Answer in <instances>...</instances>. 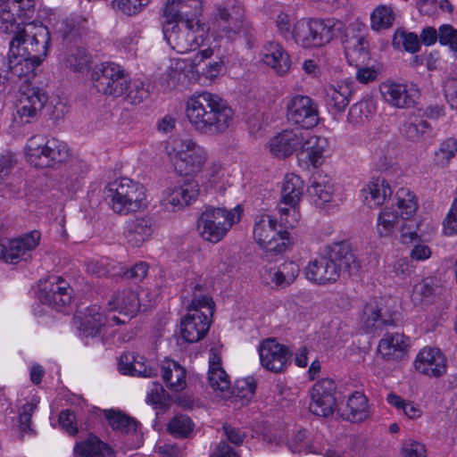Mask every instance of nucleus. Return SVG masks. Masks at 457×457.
<instances>
[{
  "label": "nucleus",
  "instance_id": "3c124183",
  "mask_svg": "<svg viewBox=\"0 0 457 457\" xmlns=\"http://www.w3.org/2000/svg\"><path fill=\"white\" fill-rule=\"evenodd\" d=\"M394 20V12L390 6H378L370 15L371 29L377 31L388 29L392 27Z\"/></svg>",
  "mask_w": 457,
  "mask_h": 457
},
{
  "label": "nucleus",
  "instance_id": "6ab92c4d",
  "mask_svg": "<svg viewBox=\"0 0 457 457\" xmlns=\"http://www.w3.org/2000/svg\"><path fill=\"white\" fill-rule=\"evenodd\" d=\"M380 92L386 103L397 108L412 107L419 97V90L413 85L386 82Z\"/></svg>",
  "mask_w": 457,
  "mask_h": 457
},
{
  "label": "nucleus",
  "instance_id": "338daca9",
  "mask_svg": "<svg viewBox=\"0 0 457 457\" xmlns=\"http://www.w3.org/2000/svg\"><path fill=\"white\" fill-rule=\"evenodd\" d=\"M414 267L408 258H401L395 261L392 265V271L396 277L405 278L413 272Z\"/></svg>",
  "mask_w": 457,
  "mask_h": 457
},
{
  "label": "nucleus",
  "instance_id": "603ef678",
  "mask_svg": "<svg viewBox=\"0 0 457 457\" xmlns=\"http://www.w3.org/2000/svg\"><path fill=\"white\" fill-rule=\"evenodd\" d=\"M148 96V90L145 87V83L139 79L130 80L128 77L126 79V88L122 96L126 101L132 104H140Z\"/></svg>",
  "mask_w": 457,
  "mask_h": 457
},
{
  "label": "nucleus",
  "instance_id": "b1692460",
  "mask_svg": "<svg viewBox=\"0 0 457 457\" xmlns=\"http://www.w3.org/2000/svg\"><path fill=\"white\" fill-rule=\"evenodd\" d=\"M210 328L208 315L195 310L188 312L180 322V333L188 343H195L204 337Z\"/></svg>",
  "mask_w": 457,
  "mask_h": 457
},
{
  "label": "nucleus",
  "instance_id": "f03ea898",
  "mask_svg": "<svg viewBox=\"0 0 457 457\" xmlns=\"http://www.w3.org/2000/svg\"><path fill=\"white\" fill-rule=\"evenodd\" d=\"M359 262L345 241L327 247V254L311 261L305 268L306 278L316 284L336 282L342 275L351 276L358 271Z\"/></svg>",
  "mask_w": 457,
  "mask_h": 457
},
{
  "label": "nucleus",
  "instance_id": "f704fd0d",
  "mask_svg": "<svg viewBox=\"0 0 457 457\" xmlns=\"http://www.w3.org/2000/svg\"><path fill=\"white\" fill-rule=\"evenodd\" d=\"M109 305L112 310L129 317H133L141 308L138 294L132 289L118 290L110 299Z\"/></svg>",
  "mask_w": 457,
  "mask_h": 457
},
{
  "label": "nucleus",
  "instance_id": "09e8293b",
  "mask_svg": "<svg viewBox=\"0 0 457 457\" xmlns=\"http://www.w3.org/2000/svg\"><path fill=\"white\" fill-rule=\"evenodd\" d=\"M375 110L373 101L370 98H363L350 107L347 119L352 123H361L368 120Z\"/></svg>",
  "mask_w": 457,
  "mask_h": 457
},
{
  "label": "nucleus",
  "instance_id": "58836bf2",
  "mask_svg": "<svg viewBox=\"0 0 457 457\" xmlns=\"http://www.w3.org/2000/svg\"><path fill=\"white\" fill-rule=\"evenodd\" d=\"M74 451L81 457H107L113 454L109 445L96 436H89L86 440L78 442Z\"/></svg>",
  "mask_w": 457,
  "mask_h": 457
},
{
  "label": "nucleus",
  "instance_id": "c03bdc74",
  "mask_svg": "<svg viewBox=\"0 0 457 457\" xmlns=\"http://www.w3.org/2000/svg\"><path fill=\"white\" fill-rule=\"evenodd\" d=\"M208 380L210 386L214 391L224 393L230 389L228 376L222 369L220 360L217 357L210 360Z\"/></svg>",
  "mask_w": 457,
  "mask_h": 457
},
{
  "label": "nucleus",
  "instance_id": "5701e85b",
  "mask_svg": "<svg viewBox=\"0 0 457 457\" xmlns=\"http://www.w3.org/2000/svg\"><path fill=\"white\" fill-rule=\"evenodd\" d=\"M200 12L199 0H168L163 9V16L169 21L193 24V19Z\"/></svg>",
  "mask_w": 457,
  "mask_h": 457
},
{
  "label": "nucleus",
  "instance_id": "aec40b11",
  "mask_svg": "<svg viewBox=\"0 0 457 457\" xmlns=\"http://www.w3.org/2000/svg\"><path fill=\"white\" fill-rule=\"evenodd\" d=\"M106 320L104 311L98 305L87 307L74 317V323L79 335L85 337H95L100 335Z\"/></svg>",
  "mask_w": 457,
  "mask_h": 457
},
{
  "label": "nucleus",
  "instance_id": "de8ad7c7",
  "mask_svg": "<svg viewBox=\"0 0 457 457\" xmlns=\"http://www.w3.org/2000/svg\"><path fill=\"white\" fill-rule=\"evenodd\" d=\"M362 321L368 333H376L389 324L388 320L381 319L380 311L377 305L368 303L363 309Z\"/></svg>",
  "mask_w": 457,
  "mask_h": 457
},
{
  "label": "nucleus",
  "instance_id": "7ed1b4c3",
  "mask_svg": "<svg viewBox=\"0 0 457 457\" xmlns=\"http://www.w3.org/2000/svg\"><path fill=\"white\" fill-rule=\"evenodd\" d=\"M104 193L112 209L119 214L127 215L145 206V187L128 178L110 182Z\"/></svg>",
  "mask_w": 457,
  "mask_h": 457
},
{
  "label": "nucleus",
  "instance_id": "412c9836",
  "mask_svg": "<svg viewBox=\"0 0 457 457\" xmlns=\"http://www.w3.org/2000/svg\"><path fill=\"white\" fill-rule=\"evenodd\" d=\"M301 140L303 136L300 128L283 129L270 140V151L278 158H287L299 152Z\"/></svg>",
  "mask_w": 457,
  "mask_h": 457
},
{
  "label": "nucleus",
  "instance_id": "680f3d73",
  "mask_svg": "<svg viewBox=\"0 0 457 457\" xmlns=\"http://www.w3.org/2000/svg\"><path fill=\"white\" fill-rule=\"evenodd\" d=\"M437 40L442 46H449L452 51L457 52V30L452 25L444 24L439 27Z\"/></svg>",
  "mask_w": 457,
  "mask_h": 457
},
{
  "label": "nucleus",
  "instance_id": "bf43d9fd",
  "mask_svg": "<svg viewBox=\"0 0 457 457\" xmlns=\"http://www.w3.org/2000/svg\"><path fill=\"white\" fill-rule=\"evenodd\" d=\"M255 390V379L253 377H247L236 381L233 394L241 400L249 401L254 395Z\"/></svg>",
  "mask_w": 457,
  "mask_h": 457
},
{
  "label": "nucleus",
  "instance_id": "0eeeda50",
  "mask_svg": "<svg viewBox=\"0 0 457 457\" xmlns=\"http://www.w3.org/2000/svg\"><path fill=\"white\" fill-rule=\"evenodd\" d=\"M253 234L266 253H283L290 243L288 231L279 228L278 220L266 213L255 217Z\"/></svg>",
  "mask_w": 457,
  "mask_h": 457
},
{
  "label": "nucleus",
  "instance_id": "c85d7f7f",
  "mask_svg": "<svg viewBox=\"0 0 457 457\" xmlns=\"http://www.w3.org/2000/svg\"><path fill=\"white\" fill-rule=\"evenodd\" d=\"M262 60L280 76L287 74L292 64L288 53L278 42H268L263 46Z\"/></svg>",
  "mask_w": 457,
  "mask_h": 457
},
{
  "label": "nucleus",
  "instance_id": "c756f323",
  "mask_svg": "<svg viewBox=\"0 0 457 457\" xmlns=\"http://www.w3.org/2000/svg\"><path fill=\"white\" fill-rule=\"evenodd\" d=\"M325 91V102L328 110L333 115L343 113L353 96V84L342 82L337 85H328Z\"/></svg>",
  "mask_w": 457,
  "mask_h": 457
},
{
  "label": "nucleus",
  "instance_id": "13d9d810",
  "mask_svg": "<svg viewBox=\"0 0 457 457\" xmlns=\"http://www.w3.org/2000/svg\"><path fill=\"white\" fill-rule=\"evenodd\" d=\"M24 25L16 21L14 14L0 6V32L14 36Z\"/></svg>",
  "mask_w": 457,
  "mask_h": 457
},
{
  "label": "nucleus",
  "instance_id": "f8f14e48",
  "mask_svg": "<svg viewBox=\"0 0 457 457\" xmlns=\"http://www.w3.org/2000/svg\"><path fill=\"white\" fill-rule=\"evenodd\" d=\"M169 21L165 20L162 32L169 46L179 54H186L195 50L203 44L202 36L197 37L193 29V24Z\"/></svg>",
  "mask_w": 457,
  "mask_h": 457
},
{
  "label": "nucleus",
  "instance_id": "473e14b6",
  "mask_svg": "<svg viewBox=\"0 0 457 457\" xmlns=\"http://www.w3.org/2000/svg\"><path fill=\"white\" fill-rule=\"evenodd\" d=\"M392 193L388 182L381 177L373 178L362 189L364 202L370 208L382 205Z\"/></svg>",
  "mask_w": 457,
  "mask_h": 457
},
{
  "label": "nucleus",
  "instance_id": "39448f33",
  "mask_svg": "<svg viewBox=\"0 0 457 457\" xmlns=\"http://www.w3.org/2000/svg\"><path fill=\"white\" fill-rule=\"evenodd\" d=\"M28 162L36 168L54 167L69 159L66 143L54 137H31L25 147Z\"/></svg>",
  "mask_w": 457,
  "mask_h": 457
},
{
  "label": "nucleus",
  "instance_id": "774afa93",
  "mask_svg": "<svg viewBox=\"0 0 457 457\" xmlns=\"http://www.w3.org/2000/svg\"><path fill=\"white\" fill-rule=\"evenodd\" d=\"M148 271V264L145 262L136 263L130 269L123 271V276L127 278L133 279L136 282L142 281Z\"/></svg>",
  "mask_w": 457,
  "mask_h": 457
},
{
  "label": "nucleus",
  "instance_id": "4d7b16f0",
  "mask_svg": "<svg viewBox=\"0 0 457 457\" xmlns=\"http://www.w3.org/2000/svg\"><path fill=\"white\" fill-rule=\"evenodd\" d=\"M455 152H457V139L447 138L435 154L436 163L440 166L446 165L454 157Z\"/></svg>",
  "mask_w": 457,
  "mask_h": 457
},
{
  "label": "nucleus",
  "instance_id": "4468645a",
  "mask_svg": "<svg viewBox=\"0 0 457 457\" xmlns=\"http://www.w3.org/2000/svg\"><path fill=\"white\" fill-rule=\"evenodd\" d=\"M40 240V233L31 231L22 237L0 242V259L5 262L17 263L20 261H27L30 257V252L34 250Z\"/></svg>",
  "mask_w": 457,
  "mask_h": 457
},
{
  "label": "nucleus",
  "instance_id": "72a5a7b5",
  "mask_svg": "<svg viewBox=\"0 0 457 457\" xmlns=\"http://www.w3.org/2000/svg\"><path fill=\"white\" fill-rule=\"evenodd\" d=\"M161 374L166 386L173 392H181L187 386L186 369L172 360H164L161 366Z\"/></svg>",
  "mask_w": 457,
  "mask_h": 457
},
{
  "label": "nucleus",
  "instance_id": "4c0bfd02",
  "mask_svg": "<svg viewBox=\"0 0 457 457\" xmlns=\"http://www.w3.org/2000/svg\"><path fill=\"white\" fill-rule=\"evenodd\" d=\"M214 48L208 47L200 51L193 60L196 71L209 79L216 78L222 71L225 65V62L221 57H219L218 61L205 62L214 54Z\"/></svg>",
  "mask_w": 457,
  "mask_h": 457
},
{
  "label": "nucleus",
  "instance_id": "a18cd8bd",
  "mask_svg": "<svg viewBox=\"0 0 457 457\" xmlns=\"http://www.w3.org/2000/svg\"><path fill=\"white\" fill-rule=\"evenodd\" d=\"M396 206L403 220H409L418 210V203L413 192L402 187L396 192Z\"/></svg>",
  "mask_w": 457,
  "mask_h": 457
},
{
  "label": "nucleus",
  "instance_id": "5fc2aeb1",
  "mask_svg": "<svg viewBox=\"0 0 457 457\" xmlns=\"http://www.w3.org/2000/svg\"><path fill=\"white\" fill-rule=\"evenodd\" d=\"M282 204L279 205V223L278 227L282 229H287L295 227L300 220V212L298 210V204Z\"/></svg>",
  "mask_w": 457,
  "mask_h": 457
},
{
  "label": "nucleus",
  "instance_id": "9d476101",
  "mask_svg": "<svg viewBox=\"0 0 457 457\" xmlns=\"http://www.w3.org/2000/svg\"><path fill=\"white\" fill-rule=\"evenodd\" d=\"M128 76L122 67L114 62L96 65L91 73L94 87L99 93L113 97L124 95Z\"/></svg>",
  "mask_w": 457,
  "mask_h": 457
},
{
  "label": "nucleus",
  "instance_id": "393cba45",
  "mask_svg": "<svg viewBox=\"0 0 457 457\" xmlns=\"http://www.w3.org/2000/svg\"><path fill=\"white\" fill-rule=\"evenodd\" d=\"M415 369L428 377H439L446 371V359L436 348H424L414 361Z\"/></svg>",
  "mask_w": 457,
  "mask_h": 457
},
{
  "label": "nucleus",
  "instance_id": "6e6d98bb",
  "mask_svg": "<svg viewBox=\"0 0 457 457\" xmlns=\"http://www.w3.org/2000/svg\"><path fill=\"white\" fill-rule=\"evenodd\" d=\"M398 212H393L389 209L383 210L378 218V231L380 236L386 237L390 235L399 223Z\"/></svg>",
  "mask_w": 457,
  "mask_h": 457
},
{
  "label": "nucleus",
  "instance_id": "052dcab7",
  "mask_svg": "<svg viewBox=\"0 0 457 457\" xmlns=\"http://www.w3.org/2000/svg\"><path fill=\"white\" fill-rule=\"evenodd\" d=\"M149 4V0H114V9L128 16L139 13Z\"/></svg>",
  "mask_w": 457,
  "mask_h": 457
},
{
  "label": "nucleus",
  "instance_id": "a878e982",
  "mask_svg": "<svg viewBox=\"0 0 457 457\" xmlns=\"http://www.w3.org/2000/svg\"><path fill=\"white\" fill-rule=\"evenodd\" d=\"M57 32L63 45L83 44L88 32L87 20L78 14H72L60 23Z\"/></svg>",
  "mask_w": 457,
  "mask_h": 457
},
{
  "label": "nucleus",
  "instance_id": "864d4df0",
  "mask_svg": "<svg viewBox=\"0 0 457 457\" xmlns=\"http://www.w3.org/2000/svg\"><path fill=\"white\" fill-rule=\"evenodd\" d=\"M393 46L396 48L403 47L410 53H416L420 50V40L418 36L412 32H405L403 30H397L393 38Z\"/></svg>",
  "mask_w": 457,
  "mask_h": 457
},
{
  "label": "nucleus",
  "instance_id": "2eb2a0df",
  "mask_svg": "<svg viewBox=\"0 0 457 457\" xmlns=\"http://www.w3.org/2000/svg\"><path fill=\"white\" fill-rule=\"evenodd\" d=\"M199 192L200 188L196 181L187 180L182 185L167 187L163 192L161 204L167 212H179L194 203Z\"/></svg>",
  "mask_w": 457,
  "mask_h": 457
},
{
  "label": "nucleus",
  "instance_id": "9b49d317",
  "mask_svg": "<svg viewBox=\"0 0 457 457\" xmlns=\"http://www.w3.org/2000/svg\"><path fill=\"white\" fill-rule=\"evenodd\" d=\"M287 120L301 129H310L320 122L318 104L308 96L295 95L287 102Z\"/></svg>",
  "mask_w": 457,
  "mask_h": 457
},
{
  "label": "nucleus",
  "instance_id": "a19ab883",
  "mask_svg": "<svg viewBox=\"0 0 457 457\" xmlns=\"http://www.w3.org/2000/svg\"><path fill=\"white\" fill-rule=\"evenodd\" d=\"M403 136L411 141L417 142L430 136V124L420 116H410L402 128Z\"/></svg>",
  "mask_w": 457,
  "mask_h": 457
},
{
  "label": "nucleus",
  "instance_id": "0e129e2a",
  "mask_svg": "<svg viewBox=\"0 0 457 457\" xmlns=\"http://www.w3.org/2000/svg\"><path fill=\"white\" fill-rule=\"evenodd\" d=\"M61 428L71 436H76L79 429L76 426V415L74 411L63 410L58 419Z\"/></svg>",
  "mask_w": 457,
  "mask_h": 457
},
{
  "label": "nucleus",
  "instance_id": "6e6552de",
  "mask_svg": "<svg viewBox=\"0 0 457 457\" xmlns=\"http://www.w3.org/2000/svg\"><path fill=\"white\" fill-rule=\"evenodd\" d=\"M169 155L177 172L186 176L199 172L207 159L205 149L191 139H175Z\"/></svg>",
  "mask_w": 457,
  "mask_h": 457
},
{
  "label": "nucleus",
  "instance_id": "a211bd4d",
  "mask_svg": "<svg viewBox=\"0 0 457 457\" xmlns=\"http://www.w3.org/2000/svg\"><path fill=\"white\" fill-rule=\"evenodd\" d=\"M45 58L37 59L33 56L12 55L8 54V63H5L4 57L0 55V86L4 85L9 80L8 75L11 73L21 78L33 73Z\"/></svg>",
  "mask_w": 457,
  "mask_h": 457
},
{
  "label": "nucleus",
  "instance_id": "69168bd1",
  "mask_svg": "<svg viewBox=\"0 0 457 457\" xmlns=\"http://www.w3.org/2000/svg\"><path fill=\"white\" fill-rule=\"evenodd\" d=\"M267 284H273L277 287H286L292 282L287 281V278L282 275V270L278 268H270L263 275Z\"/></svg>",
  "mask_w": 457,
  "mask_h": 457
},
{
  "label": "nucleus",
  "instance_id": "49530a36",
  "mask_svg": "<svg viewBox=\"0 0 457 457\" xmlns=\"http://www.w3.org/2000/svg\"><path fill=\"white\" fill-rule=\"evenodd\" d=\"M195 428L192 420L184 414L174 416L167 424V431L177 438H187L191 436Z\"/></svg>",
  "mask_w": 457,
  "mask_h": 457
},
{
  "label": "nucleus",
  "instance_id": "f3484780",
  "mask_svg": "<svg viewBox=\"0 0 457 457\" xmlns=\"http://www.w3.org/2000/svg\"><path fill=\"white\" fill-rule=\"evenodd\" d=\"M48 100V96L43 88L30 87L22 91L17 104V115L20 122L29 123L37 116Z\"/></svg>",
  "mask_w": 457,
  "mask_h": 457
},
{
  "label": "nucleus",
  "instance_id": "1a4fd4ad",
  "mask_svg": "<svg viewBox=\"0 0 457 457\" xmlns=\"http://www.w3.org/2000/svg\"><path fill=\"white\" fill-rule=\"evenodd\" d=\"M207 208L198 218L197 229L204 239L218 243L220 241L233 224L239 220L236 214L237 209Z\"/></svg>",
  "mask_w": 457,
  "mask_h": 457
},
{
  "label": "nucleus",
  "instance_id": "cd10ccee",
  "mask_svg": "<svg viewBox=\"0 0 457 457\" xmlns=\"http://www.w3.org/2000/svg\"><path fill=\"white\" fill-rule=\"evenodd\" d=\"M302 136L303 140H301L300 154L304 155V158L308 160L313 167L316 168L321 165L324 154L328 147V139L303 129Z\"/></svg>",
  "mask_w": 457,
  "mask_h": 457
},
{
  "label": "nucleus",
  "instance_id": "79ce46f5",
  "mask_svg": "<svg viewBox=\"0 0 457 457\" xmlns=\"http://www.w3.org/2000/svg\"><path fill=\"white\" fill-rule=\"evenodd\" d=\"M442 288L435 278H426L413 287L411 300L414 304H423L430 302L433 297L440 295Z\"/></svg>",
  "mask_w": 457,
  "mask_h": 457
},
{
  "label": "nucleus",
  "instance_id": "ea45409f",
  "mask_svg": "<svg viewBox=\"0 0 457 457\" xmlns=\"http://www.w3.org/2000/svg\"><path fill=\"white\" fill-rule=\"evenodd\" d=\"M303 187L304 182L299 176L287 174L282 186L280 204H299Z\"/></svg>",
  "mask_w": 457,
  "mask_h": 457
},
{
  "label": "nucleus",
  "instance_id": "423d86ee",
  "mask_svg": "<svg viewBox=\"0 0 457 457\" xmlns=\"http://www.w3.org/2000/svg\"><path fill=\"white\" fill-rule=\"evenodd\" d=\"M333 20H300L294 25L292 37L295 42L304 47H320L328 44L337 36L339 29Z\"/></svg>",
  "mask_w": 457,
  "mask_h": 457
},
{
  "label": "nucleus",
  "instance_id": "dca6fc26",
  "mask_svg": "<svg viewBox=\"0 0 457 457\" xmlns=\"http://www.w3.org/2000/svg\"><path fill=\"white\" fill-rule=\"evenodd\" d=\"M258 351L262 366L269 371L281 372L290 361L289 349L278 343L274 338L263 340Z\"/></svg>",
  "mask_w": 457,
  "mask_h": 457
},
{
  "label": "nucleus",
  "instance_id": "f257e3e1",
  "mask_svg": "<svg viewBox=\"0 0 457 457\" xmlns=\"http://www.w3.org/2000/svg\"><path fill=\"white\" fill-rule=\"evenodd\" d=\"M187 118L201 135L219 136L232 124L234 112L219 95L203 91L192 95L186 104Z\"/></svg>",
  "mask_w": 457,
  "mask_h": 457
},
{
  "label": "nucleus",
  "instance_id": "e433bc0d",
  "mask_svg": "<svg viewBox=\"0 0 457 457\" xmlns=\"http://www.w3.org/2000/svg\"><path fill=\"white\" fill-rule=\"evenodd\" d=\"M345 48V57L350 65H368L370 57L369 43L364 37H354L347 40Z\"/></svg>",
  "mask_w": 457,
  "mask_h": 457
},
{
  "label": "nucleus",
  "instance_id": "37998d69",
  "mask_svg": "<svg viewBox=\"0 0 457 457\" xmlns=\"http://www.w3.org/2000/svg\"><path fill=\"white\" fill-rule=\"evenodd\" d=\"M104 416L112 428L120 434H133L137 430L139 423L120 411L106 410Z\"/></svg>",
  "mask_w": 457,
  "mask_h": 457
},
{
  "label": "nucleus",
  "instance_id": "c9c22d12",
  "mask_svg": "<svg viewBox=\"0 0 457 457\" xmlns=\"http://www.w3.org/2000/svg\"><path fill=\"white\" fill-rule=\"evenodd\" d=\"M64 46L66 49L62 62L65 67L76 72H83L84 71H87L91 63V55L83 46V44Z\"/></svg>",
  "mask_w": 457,
  "mask_h": 457
},
{
  "label": "nucleus",
  "instance_id": "bb28decb",
  "mask_svg": "<svg viewBox=\"0 0 457 457\" xmlns=\"http://www.w3.org/2000/svg\"><path fill=\"white\" fill-rule=\"evenodd\" d=\"M61 294V304H70L73 290L70 284L62 277L51 275L44 281H40L38 297L40 301H54V295Z\"/></svg>",
  "mask_w": 457,
  "mask_h": 457
},
{
  "label": "nucleus",
  "instance_id": "e2e57ef3",
  "mask_svg": "<svg viewBox=\"0 0 457 457\" xmlns=\"http://www.w3.org/2000/svg\"><path fill=\"white\" fill-rule=\"evenodd\" d=\"M443 233L445 236L457 233V197L453 200L451 209L443 221Z\"/></svg>",
  "mask_w": 457,
  "mask_h": 457
},
{
  "label": "nucleus",
  "instance_id": "4be33fe9",
  "mask_svg": "<svg viewBox=\"0 0 457 457\" xmlns=\"http://www.w3.org/2000/svg\"><path fill=\"white\" fill-rule=\"evenodd\" d=\"M308 194L312 202L320 209H325L331 203L334 195L332 179L322 170H316L310 178Z\"/></svg>",
  "mask_w": 457,
  "mask_h": 457
},
{
  "label": "nucleus",
  "instance_id": "ddd939ff",
  "mask_svg": "<svg viewBox=\"0 0 457 457\" xmlns=\"http://www.w3.org/2000/svg\"><path fill=\"white\" fill-rule=\"evenodd\" d=\"M336 384L330 378H323L316 382L310 389V411L319 417H328L336 410Z\"/></svg>",
  "mask_w": 457,
  "mask_h": 457
},
{
  "label": "nucleus",
  "instance_id": "20e7f679",
  "mask_svg": "<svg viewBox=\"0 0 457 457\" xmlns=\"http://www.w3.org/2000/svg\"><path fill=\"white\" fill-rule=\"evenodd\" d=\"M50 42L47 27L39 24L24 25L9 42V53L12 55L46 58Z\"/></svg>",
  "mask_w": 457,
  "mask_h": 457
},
{
  "label": "nucleus",
  "instance_id": "7c9ffc66",
  "mask_svg": "<svg viewBox=\"0 0 457 457\" xmlns=\"http://www.w3.org/2000/svg\"><path fill=\"white\" fill-rule=\"evenodd\" d=\"M153 231L154 220L151 217H137L126 222L124 236L131 246L138 247L150 237Z\"/></svg>",
  "mask_w": 457,
  "mask_h": 457
},
{
  "label": "nucleus",
  "instance_id": "2f4dec72",
  "mask_svg": "<svg viewBox=\"0 0 457 457\" xmlns=\"http://www.w3.org/2000/svg\"><path fill=\"white\" fill-rule=\"evenodd\" d=\"M409 347V338L400 333L386 334L378 344V351L383 357L394 361L403 359Z\"/></svg>",
  "mask_w": 457,
  "mask_h": 457
},
{
  "label": "nucleus",
  "instance_id": "8fccbe9b",
  "mask_svg": "<svg viewBox=\"0 0 457 457\" xmlns=\"http://www.w3.org/2000/svg\"><path fill=\"white\" fill-rule=\"evenodd\" d=\"M346 408L349 411L348 420L353 421L361 420L366 417L368 409L366 396L359 392L353 393L347 400Z\"/></svg>",
  "mask_w": 457,
  "mask_h": 457
}]
</instances>
